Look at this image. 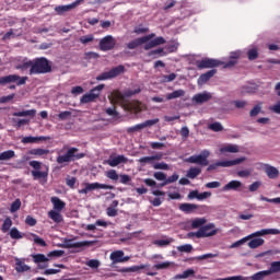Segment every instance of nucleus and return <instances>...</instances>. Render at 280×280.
<instances>
[{"label": "nucleus", "mask_w": 280, "mask_h": 280, "mask_svg": "<svg viewBox=\"0 0 280 280\" xmlns=\"http://www.w3.org/2000/svg\"><path fill=\"white\" fill-rule=\"evenodd\" d=\"M177 250L178 253H191V250H194V246H191V244L177 246Z\"/></svg>", "instance_id": "nucleus-47"}, {"label": "nucleus", "mask_w": 280, "mask_h": 280, "mask_svg": "<svg viewBox=\"0 0 280 280\" xmlns=\"http://www.w3.org/2000/svg\"><path fill=\"white\" fill-rule=\"evenodd\" d=\"M48 218H50V220H54L57 224H60V222H62V214H60L58 210H50L48 212Z\"/></svg>", "instance_id": "nucleus-29"}, {"label": "nucleus", "mask_w": 280, "mask_h": 280, "mask_svg": "<svg viewBox=\"0 0 280 280\" xmlns=\"http://www.w3.org/2000/svg\"><path fill=\"white\" fill-rule=\"evenodd\" d=\"M200 174V168L199 167H192L187 172V177L188 178H196Z\"/></svg>", "instance_id": "nucleus-50"}, {"label": "nucleus", "mask_w": 280, "mask_h": 280, "mask_svg": "<svg viewBox=\"0 0 280 280\" xmlns=\"http://www.w3.org/2000/svg\"><path fill=\"white\" fill-rule=\"evenodd\" d=\"M195 66L197 69L202 70V69H211V59H201V60H196Z\"/></svg>", "instance_id": "nucleus-24"}, {"label": "nucleus", "mask_w": 280, "mask_h": 280, "mask_svg": "<svg viewBox=\"0 0 280 280\" xmlns=\"http://www.w3.org/2000/svg\"><path fill=\"white\" fill-rule=\"evenodd\" d=\"M50 202L52 203L55 211L61 212L62 209H65V207H66L65 201H62L58 197H51Z\"/></svg>", "instance_id": "nucleus-22"}, {"label": "nucleus", "mask_w": 280, "mask_h": 280, "mask_svg": "<svg viewBox=\"0 0 280 280\" xmlns=\"http://www.w3.org/2000/svg\"><path fill=\"white\" fill-rule=\"evenodd\" d=\"M118 178H119V183H121V185H128L130 182L129 175H118Z\"/></svg>", "instance_id": "nucleus-61"}, {"label": "nucleus", "mask_w": 280, "mask_h": 280, "mask_svg": "<svg viewBox=\"0 0 280 280\" xmlns=\"http://www.w3.org/2000/svg\"><path fill=\"white\" fill-rule=\"evenodd\" d=\"M144 268H145L144 265L132 266V267L122 268L120 272H139V270H143Z\"/></svg>", "instance_id": "nucleus-41"}, {"label": "nucleus", "mask_w": 280, "mask_h": 280, "mask_svg": "<svg viewBox=\"0 0 280 280\" xmlns=\"http://www.w3.org/2000/svg\"><path fill=\"white\" fill-rule=\"evenodd\" d=\"M205 224H207V219L197 218L191 221L190 226L191 229H200V226H205Z\"/></svg>", "instance_id": "nucleus-35"}, {"label": "nucleus", "mask_w": 280, "mask_h": 280, "mask_svg": "<svg viewBox=\"0 0 280 280\" xmlns=\"http://www.w3.org/2000/svg\"><path fill=\"white\" fill-rule=\"evenodd\" d=\"M178 97H185V90H176L166 95V100H178Z\"/></svg>", "instance_id": "nucleus-34"}, {"label": "nucleus", "mask_w": 280, "mask_h": 280, "mask_svg": "<svg viewBox=\"0 0 280 280\" xmlns=\"http://www.w3.org/2000/svg\"><path fill=\"white\" fill-rule=\"evenodd\" d=\"M172 261H164V262H160L154 265L155 270H167V268H170V266H172Z\"/></svg>", "instance_id": "nucleus-46"}, {"label": "nucleus", "mask_w": 280, "mask_h": 280, "mask_svg": "<svg viewBox=\"0 0 280 280\" xmlns=\"http://www.w3.org/2000/svg\"><path fill=\"white\" fill-rule=\"evenodd\" d=\"M102 91H104V84H100L96 88L92 89L89 93L84 94L81 97V104H89L91 102H95L97 97L102 95Z\"/></svg>", "instance_id": "nucleus-5"}, {"label": "nucleus", "mask_w": 280, "mask_h": 280, "mask_svg": "<svg viewBox=\"0 0 280 280\" xmlns=\"http://www.w3.org/2000/svg\"><path fill=\"white\" fill-rule=\"evenodd\" d=\"M222 190L223 191H242V182L231 180L223 187Z\"/></svg>", "instance_id": "nucleus-16"}, {"label": "nucleus", "mask_w": 280, "mask_h": 280, "mask_svg": "<svg viewBox=\"0 0 280 280\" xmlns=\"http://www.w3.org/2000/svg\"><path fill=\"white\" fill-rule=\"evenodd\" d=\"M220 152L222 154H226V153H230V154H237V152H240V145L237 144H231V143H228V144H223L220 149Z\"/></svg>", "instance_id": "nucleus-17"}, {"label": "nucleus", "mask_w": 280, "mask_h": 280, "mask_svg": "<svg viewBox=\"0 0 280 280\" xmlns=\"http://www.w3.org/2000/svg\"><path fill=\"white\" fill-rule=\"evenodd\" d=\"M10 237L12 240H23V234L19 232V229L12 228L10 231Z\"/></svg>", "instance_id": "nucleus-44"}, {"label": "nucleus", "mask_w": 280, "mask_h": 280, "mask_svg": "<svg viewBox=\"0 0 280 280\" xmlns=\"http://www.w3.org/2000/svg\"><path fill=\"white\" fill-rule=\"evenodd\" d=\"M12 82H16L18 86H21L27 82V77H19L18 74H9L7 77L0 78V85L1 84H12Z\"/></svg>", "instance_id": "nucleus-7"}, {"label": "nucleus", "mask_w": 280, "mask_h": 280, "mask_svg": "<svg viewBox=\"0 0 280 280\" xmlns=\"http://www.w3.org/2000/svg\"><path fill=\"white\" fill-rule=\"evenodd\" d=\"M265 172L269 178H277L279 176V170L273 166H266Z\"/></svg>", "instance_id": "nucleus-36"}, {"label": "nucleus", "mask_w": 280, "mask_h": 280, "mask_svg": "<svg viewBox=\"0 0 280 280\" xmlns=\"http://www.w3.org/2000/svg\"><path fill=\"white\" fill-rule=\"evenodd\" d=\"M19 209H21V199H15L11 205L10 211L11 213H16Z\"/></svg>", "instance_id": "nucleus-48"}, {"label": "nucleus", "mask_w": 280, "mask_h": 280, "mask_svg": "<svg viewBox=\"0 0 280 280\" xmlns=\"http://www.w3.org/2000/svg\"><path fill=\"white\" fill-rule=\"evenodd\" d=\"M47 137L40 136V137H33V136H27L22 138L21 143L27 144V143H38L39 141H47Z\"/></svg>", "instance_id": "nucleus-19"}, {"label": "nucleus", "mask_w": 280, "mask_h": 280, "mask_svg": "<svg viewBox=\"0 0 280 280\" xmlns=\"http://www.w3.org/2000/svg\"><path fill=\"white\" fill-rule=\"evenodd\" d=\"M143 37L136 38L127 44L128 49H137V47H141V45H145L143 42Z\"/></svg>", "instance_id": "nucleus-28"}, {"label": "nucleus", "mask_w": 280, "mask_h": 280, "mask_svg": "<svg viewBox=\"0 0 280 280\" xmlns=\"http://www.w3.org/2000/svg\"><path fill=\"white\" fill-rule=\"evenodd\" d=\"M246 158H237L235 160H222L211 165V170H215V167H233V165H240V163H244Z\"/></svg>", "instance_id": "nucleus-9"}, {"label": "nucleus", "mask_w": 280, "mask_h": 280, "mask_svg": "<svg viewBox=\"0 0 280 280\" xmlns=\"http://www.w3.org/2000/svg\"><path fill=\"white\" fill-rule=\"evenodd\" d=\"M16 156V153L12 150L4 151L0 153V161H11V159H14Z\"/></svg>", "instance_id": "nucleus-33"}, {"label": "nucleus", "mask_w": 280, "mask_h": 280, "mask_svg": "<svg viewBox=\"0 0 280 280\" xmlns=\"http://www.w3.org/2000/svg\"><path fill=\"white\" fill-rule=\"evenodd\" d=\"M105 176L109 178V180H119V174H117L115 170L107 171Z\"/></svg>", "instance_id": "nucleus-45"}, {"label": "nucleus", "mask_w": 280, "mask_h": 280, "mask_svg": "<svg viewBox=\"0 0 280 280\" xmlns=\"http://www.w3.org/2000/svg\"><path fill=\"white\" fill-rule=\"evenodd\" d=\"M106 163L109 167H117V165H121V163H128V158L125 155H110Z\"/></svg>", "instance_id": "nucleus-14"}, {"label": "nucleus", "mask_w": 280, "mask_h": 280, "mask_svg": "<svg viewBox=\"0 0 280 280\" xmlns=\"http://www.w3.org/2000/svg\"><path fill=\"white\" fill-rule=\"evenodd\" d=\"M156 124H159V118L145 120L144 122H142V126L143 128H152V126H156Z\"/></svg>", "instance_id": "nucleus-52"}, {"label": "nucleus", "mask_w": 280, "mask_h": 280, "mask_svg": "<svg viewBox=\"0 0 280 280\" xmlns=\"http://www.w3.org/2000/svg\"><path fill=\"white\" fill-rule=\"evenodd\" d=\"M153 168H155V170H170V165H167V163H165V162H160V163H155L153 165Z\"/></svg>", "instance_id": "nucleus-57"}, {"label": "nucleus", "mask_w": 280, "mask_h": 280, "mask_svg": "<svg viewBox=\"0 0 280 280\" xmlns=\"http://www.w3.org/2000/svg\"><path fill=\"white\" fill-rule=\"evenodd\" d=\"M62 255H65V250H52L48 253V257H62Z\"/></svg>", "instance_id": "nucleus-60"}, {"label": "nucleus", "mask_w": 280, "mask_h": 280, "mask_svg": "<svg viewBox=\"0 0 280 280\" xmlns=\"http://www.w3.org/2000/svg\"><path fill=\"white\" fill-rule=\"evenodd\" d=\"M31 240L34 241V244H37L38 246H47V243L45 242V240L40 238L38 235L36 234H31Z\"/></svg>", "instance_id": "nucleus-43"}, {"label": "nucleus", "mask_w": 280, "mask_h": 280, "mask_svg": "<svg viewBox=\"0 0 280 280\" xmlns=\"http://www.w3.org/2000/svg\"><path fill=\"white\" fill-rule=\"evenodd\" d=\"M28 154H32L33 156H47L49 154L48 149H32L28 151Z\"/></svg>", "instance_id": "nucleus-31"}, {"label": "nucleus", "mask_w": 280, "mask_h": 280, "mask_svg": "<svg viewBox=\"0 0 280 280\" xmlns=\"http://www.w3.org/2000/svg\"><path fill=\"white\" fill-rule=\"evenodd\" d=\"M240 56H241V52L240 51H234V52H232L231 54V58L233 59V60H230L228 63H225L224 66H223V68L224 69H229V68H231V67H235V65H236V60H237V58H240Z\"/></svg>", "instance_id": "nucleus-30"}, {"label": "nucleus", "mask_w": 280, "mask_h": 280, "mask_svg": "<svg viewBox=\"0 0 280 280\" xmlns=\"http://www.w3.org/2000/svg\"><path fill=\"white\" fill-rule=\"evenodd\" d=\"M269 110L276 113V115H280V101H278L277 104L270 106Z\"/></svg>", "instance_id": "nucleus-62"}, {"label": "nucleus", "mask_w": 280, "mask_h": 280, "mask_svg": "<svg viewBox=\"0 0 280 280\" xmlns=\"http://www.w3.org/2000/svg\"><path fill=\"white\" fill-rule=\"evenodd\" d=\"M180 211H184V213H194L196 209H198V205L196 203H182L179 206Z\"/></svg>", "instance_id": "nucleus-25"}, {"label": "nucleus", "mask_w": 280, "mask_h": 280, "mask_svg": "<svg viewBox=\"0 0 280 280\" xmlns=\"http://www.w3.org/2000/svg\"><path fill=\"white\" fill-rule=\"evenodd\" d=\"M116 43L115 37L107 35L100 40V48L102 51H110V49L115 47Z\"/></svg>", "instance_id": "nucleus-12"}, {"label": "nucleus", "mask_w": 280, "mask_h": 280, "mask_svg": "<svg viewBox=\"0 0 280 280\" xmlns=\"http://www.w3.org/2000/svg\"><path fill=\"white\" fill-rule=\"evenodd\" d=\"M209 100H211V93L209 92H201L198 94H195L191 98V102L194 104H206V102H209Z\"/></svg>", "instance_id": "nucleus-15"}, {"label": "nucleus", "mask_w": 280, "mask_h": 280, "mask_svg": "<svg viewBox=\"0 0 280 280\" xmlns=\"http://www.w3.org/2000/svg\"><path fill=\"white\" fill-rule=\"evenodd\" d=\"M139 163H141L142 165H147V164H152L154 162V160L152 159V156H144V158H140Z\"/></svg>", "instance_id": "nucleus-56"}, {"label": "nucleus", "mask_w": 280, "mask_h": 280, "mask_svg": "<svg viewBox=\"0 0 280 280\" xmlns=\"http://www.w3.org/2000/svg\"><path fill=\"white\" fill-rule=\"evenodd\" d=\"M81 3H84V0H75L70 4L58 5L55 8V12H57L59 16H62V14H66V12H70V10L78 8V5H80Z\"/></svg>", "instance_id": "nucleus-11"}, {"label": "nucleus", "mask_w": 280, "mask_h": 280, "mask_svg": "<svg viewBox=\"0 0 280 280\" xmlns=\"http://www.w3.org/2000/svg\"><path fill=\"white\" fill-rule=\"evenodd\" d=\"M33 259L35 264H47V261H49V258L44 254H36L33 256Z\"/></svg>", "instance_id": "nucleus-38"}, {"label": "nucleus", "mask_w": 280, "mask_h": 280, "mask_svg": "<svg viewBox=\"0 0 280 280\" xmlns=\"http://www.w3.org/2000/svg\"><path fill=\"white\" fill-rule=\"evenodd\" d=\"M211 130L213 132H222L224 130V127L220 122H212L211 124Z\"/></svg>", "instance_id": "nucleus-53"}, {"label": "nucleus", "mask_w": 280, "mask_h": 280, "mask_svg": "<svg viewBox=\"0 0 280 280\" xmlns=\"http://www.w3.org/2000/svg\"><path fill=\"white\" fill-rule=\"evenodd\" d=\"M266 277H268V273L266 270H262V271H258V272L254 273L252 277H249L247 279L264 280V279H266Z\"/></svg>", "instance_id": "nucleus-42"}, {"label": "nucleus", "mask_w": 280, "mask_h": 280, "mask_svg": "<svg viewBox=\"0 0 280 280\" xmlns=\"http://www.w3.org/2000/svg\"><path fill=\"white\" fill-rule=\"evenodd\" d=\"M126 71V68L124 66H117L115 68H112L109 71L103 72L100 75L96 77V80L98 82L104 80H113V78H117V75H121Z\"/></svg>", "instance_id": "nucleus-6"}, {"label": "nucleus", "mask_w": 280, "mask_h": 280, "mask_svg": "<svg viewBox=\"0 0 280 280\" xmlns=\"http://www.w3.org/2000/svg\"><path fill=\"white\" fill-rule=\"evenodd\" d=\"M13 117H36V109L13 113Z\"/></svg>", "instance_id": "nucleus-27"}, {"label": "nucleus", "mask_w": 280, "mask_h": 280, "mask_svg": "<svg viewBox=\"0 0 280 280\" xmlns=\"http://www.w3.org/2000/svg\"><path fill=\"white\" fill-rule=\"evenodd\" d=\"M85 266H89V268H100V260L97 259H91L85 262Z\"/></svg>", "instance_id": "nucleus-55"}, {"label": "nucleus", "mask_w": 280, "mask_h": 280, "mask_svg": "<svg viewBox=\"0 0 280 280\" xmlns=\"http://www.w3.org/2000/svg\"><path fill=\"white\" fill-rule=\"evenodd\" d=\"M153 177L155 180H167V175L163 172H155Z\"/></svg>", "instance_id": "nucleus-54"}, {"label": "nucleus", "mask_w": 280, "mask_h": 280, "mask_svg": "<svg viewBox=\"0 0 280 280\" xmlns=\"http://www.w3.org/2000/svg\"><path fill=\"white\" fill-rule=\"evenodd\" d=\"M209 151H203L199 155H191L188 158V163H195L196 165H207L209 161Z\"/></svg>", "instance_id": "nucleus-10"}, {"label": "nucleus", "mask_w": 280, "mask_h": 280, "mask_svg": "<svg viewBox=\"0 0 280 280\" xmlns=\"http://www.w3.org/2000/svg\"><path fill=\"white\" fill-rule=\"evenodd\" d=\"M11 226H12V219L7 218L2 224V232L8 233Z\"/></svg>", "instance_id": "nucleus-49"}, {"label": "nucleus", "mask_w": 280, "mask_h": 280, "mask_svg": "<svg viewBox=\"0 0 280 280\" xmlns=\"http://www.w3.org/2000/svg\"><path fill=\"white\" fill-rule=\"evenodd\" d=\"M93 40H95V37L93 36V34H89V35H83L79 38V42L82 45H89V43H93Z\"/></svg>", "instance_id": "nucleus-40"}, {"label": "nucleus", "mask_w": 280, "mask_h": 280, "mask_svg": "<svg viewBox=\"0 0 280 280\" xmlns=\"http://www.w3.org/2000/svg\"><path fill=\"white\" fill-rule=\"evenodd\" d=\"M78 148H67L63 147L61 151H59L57 156L58 165L62 167H67L69 163H73V161H80V159H84V153H78Z\"/></svg>", "instance_id": "nucleus-2"}, {"label": "nucleus", "mask_w": 280, "mask_h": 280, "mask_svg": "<svg viewBox=\"0 0 280 280\" xmlns=\"http://www.w3.org/2000/svg\"><path fill=\"white\" fill-rule=\"evenodd\" d=\"M211 235V225L201 226L198 232H196V237H210Z\"/></svg>", "instance_id": "nucleus-21"}, {"label": "nucleus", "mask_w": 280, "mask_h": 280, "mask_svg": "<svg viewBox=\"0 0 280 280\" xmlns=\"http://www.w3.org/2000/svg\"><path fill=\"white\" fill-rule=\"evenodd\" d=\"M261 187V182H254L252 185H249V191H257Z\"/></svg>", "instance_id": "nucleus-63"}, {"label": "nucleus", "mask_w": 280, "mask_h": 280, "mask_svg": "<svg viewBox=\"0 0 280 280\" xmlns=\"http://www.w3.org/2000/svg\"><path fill=\"white\" fill-rule=\"evenodd\" d=\"M265 271L267 272L268 277H270V275H277V272H280V260L272 261L270 264V268Z\"/></svg>", "instance_id": "nucleus-26"}, {"label": "nucleus", "mask_w": 280, "mask_h": 280, "mask_svg": "<svg viewBox=\"0 0 280 280\" xmlns=\"http://www.w3.org/2000/svg\"><path fill=\"white\" fill-rule=\"evenodd\" d=\"M75 238H65L63 240V248H82L84 246H93L95 244L94 241H82L74 242Z\"/></svg>", "instance_id": "nucleus-8"}, {"label": "nucleus", "mask_w": 280, "mask_h": 280, "mask_svg": "<svg viewBox=\"0 0 280 280\" xmlns=\"http://www.w3.org/2000/svg\"><path fill=\"white\" fill-rule=\"evenodd\" d=\"M264 238H253L249 243L248 246L253 249L259 248V246H264Z\"/></svg>", "instance_id": "nucleus-39"}, {"label": "nucleus", "mask_w": 280, "mask_h": 280, "mask_svg": "<svg viewBox=\"0 0 280 280\" xmlns=\"http://www.w3.org/2000/svg\"><path fill=\"white\" fill-rule=\"evenodd\" d=\"M51 71V66H49V61L46 58L35 59L33 66L30 70L31 75L38 73H49Z\"/></svg>", "instance_id": "nucleus-4"}, {"label": "nucleus", "mask_w": 280, "mask_h": 280, "mask_svg": "<svg viewBox=\"0 0 280 280\" xmlns=\"http://www.w3.org/2000/svg\"><path fill=\"white\" fill-rule=\"evenodd\" d=\"M196 276V270L194 269H187L185 270L183 273H178L176 276L173 277L174 280H185V279H189V277H195Z\"/></svg>", "instance_id": "nucleus-23"}, {"label": "nucleus", "mask_w": 280, "mask_h": 280, "mask_svg": "<svg viewBox=\"0 0 280 280\" xmlns=\"http://www.w3.org/2000/svg\"><path fill=\"white\" fill-rule=\"evenodd\" d=\"M209 80H211V70H209L207 73L201 74L197 81V84L199 86H205V84H207Z\"/></svg>", "instance_id": "nucleus-32"}, {"label": "nucleus", "mask_w": 280, "mask_h": 280, "mask_svg": "<svg viewBox=\"0 0 280 280\" xmlns=\"http://www.w3.org/2000/svg\"><path fill=\"white\" fill-rule=\"evenodd\" d=\"M260 200H262V202H271L273 205H280V197L270 199L268 197L260 196Z\"/></svg>", "instance_id": "nucleus-51"}, {"label": "nucleus", "mask_w": 280, "mask_h": 280, "mask_svg": "<svg viewBox=\"0 0 280 280\" xmlns=\"http://www.w3.org/2000/svg\"><path fill=\"white\" fill-rule=\"evenodd\" d=\"M247 56L250 60H256L258 54H257V49L253 48L250 50H248Z\"/></svg>", "instance_id": "nucleus-64"}, {"label": "nucleus", "mask_w": 280, "mask_h": 280, "mask_svg": "<svg viewBox=\"0 0 280 280\" xmlns=\"http://www.w3.org/2000/svg\"><path fill=\"white\" fill-rule=\"evenodd\" d=\"M34 178H47V173L40 171H32Z\"/></svg>", "instance_id": "nucleus-58"}, {"label": "nucleus", "mask_w": 280, "mask_h": 280, "mask_svg": "<svg viewBox=\"0 0 280 280\" xmlns=\"http://www.w3.org/2000/svg\"><path fill=\"white\" fill-rule=\"evenodd\" d=\"M88 191H93L94 189H113V186L100 183L85 184Z\"/></svg>", "instance_id": "nucleus-20"}, {"label": "nucleus", "mask_w": 280, "mask_h": 280, "mask_svg": "<svg viewBox=\"0 0 280 280\" xmlns=\"http://www.w3.org/2000/svg\"><path fill=\"white\" fill-rule=\"evenodd\" d=\"M109 259L113 264H125V261L130 260V257L124 256V250H116L109 255Z\"/></svg>", "instance_id": "nucleus-13"}, {"label": "nucleus", "mask_w": 280, "mask_h": 280, "mask_svg": "<svg viewBox=\"0 0 280 280\" xmlns=\"http://www.w3.org/2000/svg\"><path fill=\"white\" fill-rule=\"evenodd\" d=\"M69 117H71V112H69V110L61 112V113H59V115H58V118H59L61 121H65V120L69 119Z\"/></svg>", "instance_id": "nucleus-59"}, {"label": "nucleus", "mask_w": 280, "mask_h": 280, "mask_svg": "<svg viewBox=\"0 0 280 280\" xmlns=\"http://www.w3.org/2000/svg\"><path fill=\"white\" fill-rule=\"evenodd\" d=\"M15 270L18 272H30L31 268L25 264L24 258H15Z\"/></svg>", "instance_id": "nucleus-18"}, {"label": "nucleus", "mask_w": 280, "mask_h": 280, "mask_svg": "<svg viewBox=\"0 0 280 280\" xmlns=\"http://www.w3.org/2000/svg\"><path fill=\"white\" fill-rule=\"evenodd\" d=\"M174 242V238H164V240H156L153 242L155 246H160L163 248V246H170Z\"/></svg>", "instance_id": "nucleus-37"}, {"label": "nucleus", "mask_w": 280, "mask_h": 280, "mask_svg": "<svg viewBox=\"0 0 280 280\" xmlns=\"http://www.w3.org/2000/svg\"><path fill=\"white\" fill-rule=\"evenodd\" d=\"M264 235H280L279 229H262L260 231L254 232L240 241L234 242L232 245H230V248H240V246L246 244L248 240H253V237H264Z\"/></svg>", "instance_id": "nucleus-3"}, {"label": "nucleus", "mask_w": 280, "mask_h": 280, "mask_svg": "<svg viewBox=\"0 0 280 280\" xmlns=\"http://www.w3.org/2000/svg\"><path fill=\"white\" fill-rule=\"evenodd\" d=\"M141 93V89L136 90H127L122 94L119 91H115L112 94V104H118L125 110H133V113H141V110H145V105L139 101H128L126 97H132V95H137Z\"/></svg>", "instance_id": "nucleus-1"}]
</instances>
